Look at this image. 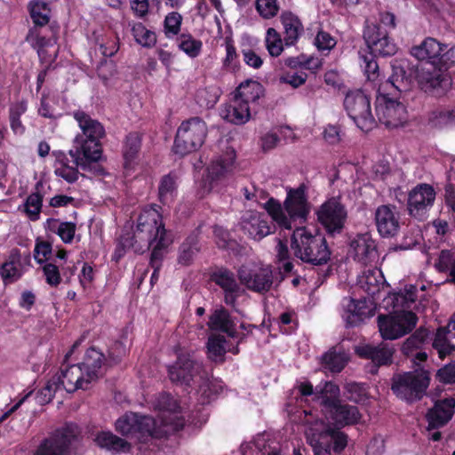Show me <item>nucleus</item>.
I'll return each mask as SVG.
<instances>
[{
	"instance_id": "nucleus-5",
	"label": "nucleus",
	"mask_w": 455,
	"mask_h": 455,
	"mask_svg": "<svg viewBox=\"0 0 455 455\" xmlns=\"http://www.w3.org/2000/svg\"><path fill=\"white\" fill-rule=\"evenodd\" d=\"M171 243L166 236L162 215L156 209H146L140 212L137 220L136 229L133 233H124L121 235V245L133 248L137 253H141L152 248L164 250Z\"/></svg>"
},
{
	"instance_id": "nucleus-46",
	"label": "nucleus",
	"mask_w": 455,
	"mask_h": 455,
	"mask_svg": "<svg viewBox=\"0 0 455 455\" xmlns=\"http://www.w3.org/2000/svg\"><path fill=\"white\" fill-rule=\"evenodd\" d=\"M42 186L40 183H37L36 186V189L38 190L39 187ZM43 205V196L36 191L29 195L26 200L24 204V211L30 220L36 221L39 219L40 212Z\"/></svg>"
},
{
	"instance_id": "nucleus-54",
	"label": "nucleus",
	"mask_w": 455,
	"mask_h": 455,
	"mask_svg": "<svg viewBox=\"0 0 455 455\" xmlns=\"http://www.w3.org/2000/svg\"><path fill=\"white\" fill-rule=\"evenodd\" d=\"M27 106L24 102H20L13 105L10 109V122L11 127L15 133H22L24 126L20 122V116L25 113Z\"/></svg>"
},
{
	"instance_id": "nucleus-1",
	"label": "nucleus",
	"mask_w": 455,
	"mask_h": 455,
	"mask_svg": "<svg viewBox=\"0 0 455 455\" xmlns=\"http://www.w3.org/2000/svg\"><path fill=\"white\" fill-rule=\"evenodd\" d=\"M283 205L284 210L276 200L270 198L265 208L281 228L289 230L295 228L291 244L294 255L312 266L327 264L331 252L325 237L319 233L313 235L304 228L297 227V224L305 222L309 212L306 186L301 184L295 189H290Z\"/></svg>"
},
{
	"instance_id": "nucleus-37",
	"label": "nucleus",
	"mask_w": 455,
	"mask_h": 455,
	"mask_svg": "<svg viewBox=\"0 0 455 455\" xmlns=\"http://www.w3.org/2000/svg\"><path fill=\"white\" fill-rule=\"evenodd\" d=\"M263 95L264 88L261 84L257 81L247 80L236 88L234 96L250 106V104H255Z\"/></svg>"
},
{
	"instance_id": "nucleus-49",
	"label": "nucleus",
	"mask_w": 455,
	"mask_h": 455,
	"mask_svg": "<svg viewBox=\"0 0 455 455\" xmlns=\"http://www.w3.org/2000/svg\"><path fill=\"white\" fill-rule=\"evenodd\" d=\"M132 32L135 41L143 47H152L156 42L155 33L146 28L142 23L133 24Z\"/></svg>"
},
{
	"instance_id": "nucleus-17",
	"label": "nucleus",
	"mask_w": 455,
	"mask_h": 455,
	"mask_svg": "<svg viewBox=\"0 0 455 455\" xmlns=\"http://www.w3.org/2000/svg\"><path fill=\"white\" fill-rule=\"evenodd\" d=\"M455 411V399L452 397L438 400L430 408L426 419L428 423L427 431L445 426L452 418Z\"/></svg>"
},
{
	"instance_id": "nucleus-61",
	"label": "nucleus",
	"mask_w": 455,
	"mask_h": 455,
	"mask_svg": "<svg viewBox=\"0 0 455 455\" xmlns=\"http://www.w3.org/2000/svg\"><path fill=\"white\" fill-rule=\"evenodd\" d=\"M43 272L45 276L46 283L53 287L60 284L61 281L59 267L52 263H46L43 267Z\"/></svg>"
},
{
	"instance_id": "nucleus-23",
	"label": "nucleus",
	"mask_w": 455,
	"mask_h": 455,
	"mask_svg": "<svg viewBox=\"0 0 455 455\" xmlns=\"http://www.w3.org/2000/svg\"><path fill=\"white\" fill-rule=\"evenodd\" d=\"M417 81L422 90L431 92L446 84L447 78L441 68L433 63H426L417 69Z\"/></svg>"
},
{
	"instance_id": "nucleus-7",
	"label": "nucleus",
	"mask_w": 455,
	"mask_h": 455,
	"mask_svg": "<svg viewBox=\"0 0 455 455\" xmlns=\"http://www.w3.org/2000/svg\"><path fill=\"white\" fill-rule=\"evenodd\" d=\"M429 380L428 372L423 370L398 373L392 378L391 389L398 398L412 403L422 398Z\"/></svg>"
},
{
	"instance_id": "nucleus-53",
	"label": "nucleus",
	"mask_w": 455,
	"mask_h": 455,
	"mask_svg": "<svg viewBox=\"0 0 455 455\" xmlns=\"http://www.w3.org/2000/svg\"><path fill=\"white\" fill-rule=\"evenodd\" d=\"M255 8L261 18L269 20L277 15L280 5L277 0H256Z\"/></svg>"
},
{
	"instance_id": "nucleus-40",
	"label": "nucleus",
	"mask_w": 455,
	"mask_h": 455,
	"mask_svg": "<svg viewBox=\"0 0 455 455\" xmlns=\"http://www.w3.org/2000/svg\"><path fill=\"white\" fill-rule=\"evenodd\" d=\"M451 336L454 337V331L449 328V324L437 329L432 346L437 351L440 358H444L454 351L455 347L451 343Z\"/></svg>"
},
{
	"instance_id": "nucleus-35",
	"label": "nucleus",
	"mask_w": 455,
	"mask_h": 455,
	"mask_svg": "<svg viewBox=\"0 0 455 455\" xmlns=\"http://www.w3.org/2000/svg\"><path fill=\"white\" fill-rule=\"evenodd\" d=\"M103 360V354L94 347L86 351L84 361L79 364L84 368L87 380L92 382L100 377Z\"/></svg>"
},
{
	"instance_id": "nucleus-59",
	"label": "nucleus",
	"mask_w": 455,
	"mask_h": 455,
	"mask_svg": "<svg viewBox=\"0 0 455 455\" xmlns=\"http://www.w3.org/2000/svg\"><path fill=\"white\" fill-rule=\"evenodd\" d=\"M53 102L54 100L51 99L49 95L43 94L38 108V114L44 118L57 119L60 115L56 112V109L52 106V103Z\"/></svg>"
},
{
	"instance_id": "nucleus-51",
	"label": "nucleus",
	"mask_w": 455,
	"mask_h": 455,
	"mask_svg": "<svg viewBox=\"0 0 455 455\" xmlns=\"http://www.w3.org/2000/svg\"><path fill=\"white\" fill-rule=\"evenodd\" d=\"M141 146V137L138 132L129 133L124 141V157L125 162L132 161L137 156Z\"/></svg>"
},
{
	"instance_id": "nucleus-30",
	"label": "nucleus",
	"mask_w": 455,
	"mask_h": 455,
	"mask_svg": "<svg viewBox=\"0 0 455 455\" xmlns=\"http://www.w3.org/2000/svg\"><path fill=\"white\" fill-rule=\"evenodd\" d=\"M280 20L283 28V41L287 46L294 45L304 33L300 19L290 11L283 12Z\"/></svg>"
},
{
	"instance_id": "nucleus-28",
	"label": "nucleus",
	"mask_w": 455,
	"mask_h": 455,
	"mask_svg": "<svg viewBox=\"0 0 455 455\" xmlns=\"http://www.w3.org/2000/svg\"><path fill=\"white\" fill-rule=\"evenodd\" d=\"M447 45L441 44L433 37L426 38L420 44L413 46L411 53L419 60H430L428 63H435L436 59L442 60L443 52Z\"/></svg>"
},
{
	"instance_id": "nucleus-56",
	"label": "nucleus",
	"mask_w": 455,
	"mask_h": 455,
	"mask_svg": "<svg viewBox=\"0 0 455 455\" xmlns=\"http://www.w3.org/2000/svg\"><path fill=\"white\" fill-rule=\"evenodd\" d=\"M345 390L347 394V399L354 403L364 402L367 398L365 388L363 385L351 382L345 386Z\"/></svg>"
},
{
	"instance_id": "nucleus-50",
	"label": "nucleus",
	"mask_w": 455,
	"mask_h": 455,
	"mask_svg": "<svg viewBox=\"0 0 455 455\" xmlns=\"http://www.w3.org/2000/svg\"><path fill=\"white\" fill-rule=\"evenodd\" d=\"M49 13L47 4L39 0L30 3V15L36 26L43 27L49 22Z\"/></svg>"
},
{
	"instance_id": "nucleus-19",
	"label": "nucleus",
	"mask_w": 455,
	"mask_h": 455,
	"mask_svg": "<svg viewBox=\"0 0 455 455\" xmlns=\"http://www.w3.org/2000/svg\"><path fill=\"white\" fill-rule=\"evenodd\" d=\"M212 279L222 289L224 302L235 307L237 298L244 291L236 282L235 274L227 268H221L212 274Z\"/></svg>"
},
{
	"instance_id": "nucleus-45",
	"label": "nucleus",
	"mask_w": 455,
	"mask_h": 455,
	"mask_svg": "<svg viewBox=\"0 0 455 455\" xmlns=\"http://www.w3.org/2000/svg\"><path fill=\"white\" fill-rule=\"evenodd\" d=\"M196 236H189L180 245L178 262L183 266H188L192 263L194 257L199 251Z\"/></svg>"
},
{
	"instance_id": "nucleus-26",
	"label": "nucleus",
	"mask_w": 455,
	"mask_h": 455,
	"mask_svg": "<svg viewBox=\"0 0 455 455\" xmlns=\"http://www.w3.org/2000/svg\"><path fill=\"white\" fill-rule=\"evenodd\" d=\"M417 299V288L415 285H406L403 291L389 293L384 299L383 305L387 309L400 312L410 308Z\"/></svg>"
},
{
	"instance_id": "nucleus-4",
	"label": "nucleus",
	"mask_w": 455,
	"mask_h": 455,
	"mask_svg": "<svg viewBox=\"0 0 455 455\" xmlns=\"http://www.w3.org/2000/svg\"><path fill=\"white\" fill-rule=\"evenodd\" d=\"M409 81L403 68L394 69V74L381 81L377 88L376 115L386 127L393 129L403 126L408 119V112L403 103L395 97L408 90Z\"/></svg>"
},
{
	"instance_id": "nucleus-13",
	"label": "nucleus",
	"mask_w": 455,
	"mask_h": 455,
	"mask_svg": "<svg viewBox=\"0 0 455 455\" xmlns=\"http://www.w3.org/2000/svg\"><path fill=\"white\" fill-rule=\"evenodd\" d=\"M316 214L318 221L329 234L340 233L347 218V212L340 197H331L324 202Z\"/></svg>"
},
{
	"instance_id": "nucleus-58",
	"label": "nucleus",
	"mask_w": 455,
	"mask_h": 455,
	"mask_svg": "<svg viewBox=\"0 0 455 455\" xmlns=\"http://www.w3.org/2000/svg\"><path fill=\"white\" fill-rule=\"evenodd\" d=\"M218 97L217 92L211 88L199 89L196 92L197 102L201 107L212 108Z\"/></svg>"
},
{
	"instance_id": "nucleus-42",
	"label": "nucleus",
	"mask_w": 455,
	"mask_h": 455,
	"mask_svg": "<svg viewBox=\"0 0 455 455\" xmlns=\"http://www.w3.org/2000/svg\"><path fill=\"white\" fill-rule=\"evenodd\" d=\"M429 331L419 327L403 343L402 352L405 355H413V353L427 343L429 339Z\"/></svg>"
},
{
	"instance_id": "nucleus-8",
	"label": "nucleus",
	"mask_w": 455,
	"mask_h": 455,
	"mask_svg": "<svg viewBox=\"0 0 455 455\" xmlns=\"http://www.w3.org/2000/svg\"><path fill=\"white\" fill-rule=\"evenodd\" d=\"M206 124L199 117H192L181 123L174 140L175 154L185 156L197 150L204 142Z\"/></svg>"
},
{
	"instance_id": "nucleus-38",
	"label": "nucleus",
	"mask_w": 455,
	"mask_h": 455,
	"mask_svg": "<svg viewBox=\"0 0 455 455\" xmlns=\"http://www.w3.org/2000/svg\"><path fill=\"white\" fill-rule=\"evenodd\" d=\"M196 379L199 382L196 391L199 403L202 404L209 403L213 396L220 391V384L217 380L211 379L204 370Z\"/></svg>"
},
{
	"instance_id": "nucleus-27",
	"label": "nucleus",
	"mask_w": 455,
	"mask_h": 455,
	"mask_svg": "<svg viewBox=\"0 0 455 455\" xmlns=\"http://www.w3.org/2000/svg\"><path fill=\"white\" fill-rule=\"evenodd\" d=\"M208 326L211 330L227 333L230 338L243 339L244 335H239L236 331V323L230 314L224 307L218 308L211 315Z\"/></svg>"
},
{
	"instance_id": "nucleus-41",
	"label": "nucleus",
	"mask_w": 455,
	"mask_h": 455,
	"mask_svg": "<svg viewBox=\"0 0 455 455\" xmlns=\"http://www.w3.org/2000/svg\"><path fill=\"white\" fill-rule=\"evenodd\" d=\"M53 155L56 156L55 174L68 183L76 181L79 174L77 171L78 166H69L68 159L62 152H53Z\"/></svg>"
},
{
	"instance_id": "nucleus-11",
	"label": "nucleus",
	"mask_w": 455,
	"mask_h": 455,
	"mask_svg": "<svg viewBox=\"0 0 455 455\" xmlns=\"http://www.w3.org/2000/svg\"><path fill=\"white\" fill-rule=\"evenodd\" d=\"M344 106L350 118L362 131L368 132L374 126L370 100L362 91L347 92Z\"/></svg>"
},
{
	"instance_id": "nucleus-33",
	"label": "nucleus",
	"mask_w": 455,
	"mask_h": 455,
	"mask_svg": "<svg viewBox=\"0 0 455 455\" xmlns=\"http://www.w3.org/2000/svg\"><path fill=\"white\" fill-rule=\"evenodd\" d=\"M371 315V309L367 306L365 299H347L343 318L348 326L358 325Z\"/></svg>"
},
{
	"instance_id": "nucleus-20",
	"label": "nucleus",
	"mask_w": 455,
	"mask_h": 455,
	"mask_svg": "<svg viewBox=\"0 0 455 455\" xmlns=\"http://www.w3.org/2000/svg\"><path fill=\"white\" fill-rule=\"evenodd\" d=\"M350 253L363 265L371 264L378 259L376 243L368 233L357 235L351 241Z\"/></svg>"
},
{
	"instance_id": "nucleus-63",
	"label": "nucleus",
	"mask_w": 455,
	"mask_h": 455,
	"mask_svg": "<svg viewBox=\"0 0 455 455\" xmlns=\"http://www.w3.org/2000/svg\"><path fill=\"white\" fill-rule=\"evenodd\" d=\"M315 44L319 51H330L335 44V39L324 31H319L315 38Z\"/></svg>"
},
{
	"instance_id": "nucleus-32",
	"label": "nucleus",
	"mask_w": 455,
	"mask_h": 455,
	"mask_svg": "<svg viewBox=\"0 0 455 455\" xmlns=\"http://www.w3.org/2000/svg\"><path fill=\"white\" fill-rule=\"evenodd\" d=\"M339 387L331 381H326L315 387V398L322 407V411L326 414L328 411L339 401Z\"/></svg>"
},
{
	"instance_id": "nucleus-15",
	"label": "nucleus",
	"mask_w": 455,
	"mask_h": 455,
	"mask_svg": "<svg viewBox=\"0 0 455 455\" xmlns=\"http://www.w3.org/2000/svg\"><path fill=\"white\" fill-rule=\"evenodd\" d=\"M363 38L371 53L375 55L392 56L397 52V46L388 36L387 30L383 29L379 24H367Z\"/></svg>"
},
{
	"instance_id": "nucleus-57",
	"label": "nucleus",
	"mask_w": 455,
	"mask_h": 455,
	"mask_svg": "<svg viewBox=\"0 0 455 455\" xmlns=\"http://www.w3.org/2000/svg\"><path fill=\"white\" fill-rule=\"evenodd\" d=\"M182 22V16L177 12H172L169 13L164 20V31L168 36H176L180 30Z\"/></svg>"
},
{
	"instance_id": "nucleus-31",
	"label": "nucleus",
	"mask_w": 455,
	"mask_h": 455,
	"mask_svg": "<svg viewBox=\"0 0 455 455\" xmlns=\"http://www.w3.org/2000/svg\"><path fill=\"white\" fill-rule=\"evenodd\" d=\"M235 158V152L228 148L224 155L217 156L207 168L208 178L211 181H218L231 172Z\"/></svg>"
},
{
	"instance_id": "nucleus-29",
	"label": "nucleus",
	"mask_w": 455,
	"mask_h": 455,
	"mask_svg": "<svg viewBox=\"0 0 455 455\" xmlns=\"http://www.w3.org/2000/svg\"><path fill=\"white\" fill-rule=\"evenodd\" d=\"M220 116L231 124H243L251 118V108L244 101L234 96L229 104L222 107Z\"/></svg>"
},
{
	"instance_id": "nucleus-39",
	"label": "nucleus",
	"mask_w": 455,
	"mask_h": 455,
	"mask_svg": "<svg viewBox=\"0 0 455 455\" xmlns=\"http://www.w3.org/2000/svg\"><path fill=\"white\" fill-rule=\"evenodd\" d=\"M46 229L59 235L64 243H71L76 232V224L72 221H60L57 219H48Z\"/></svg>"
},
{
	"instance_id": "nucleus-43",
	"label": "nucleus",
	"mask_w": 455,
	"mask_h": 455,
	"mask_svg": "<svg viewBox=\"0 0 455 455\" xmlns=\"http://www.w3.org/2000/svg\"><path fill=\"white\" fill-rule=\"evenodd\" d=\"M226 338L220 334H211L207 341L208 357L215 363H223L226 355Z\"/></svg>"
},
{
	"instance_id": "nucleus-18",
	"label": "nucleus",
	"mask_w": 455,
	"mask_h": 455,
	"mask_svg": "<svg viewBox=\"0 0 455 455\" xmlns=\"http://www.w3.org/2000/svg\"><path fill=\"white\" fill-rule=\"evenodd\" d=\"M375 223L382 237L395 236L400 228L399 213L395 211V206H379L375 211Z\"/></svg>"
},
{
	"instance_id": "nucleus-16",
	"label": "nucleus",
	"mask_w": 455,
	"mask_h": 455,
	"mask_svg": "<svg viewBox=\"0 0 455 455\" xmlns=\"http://www.w3.org/2000/svg\"><path fill=\"white\" fill-rule=\"evenodd\" d=\"M435 199V190L431 185L427 183L417 185L408 194L409 214L413 217H421L432 207Z\"/></svg>"
},
{
	"instance_id": "nucleus-47",
	"label": "nucleus",
	"mask_w": 455,
	"mask_h": 455,
	"mask_svg": "<svg viewBox=\"0 0 455 455\" xmlns=\"http://www.w3.org/2000/svg\"><path fill=\"white\" fill-rule=\"evenodd\" d=\"M177 189L176 177L169 173L164 175L159 184V198L163 204L172 201Z\"/></svg>"
},
{
	"instance_id": "nucleus-21",
	"label": "nucleus",
	"mask_w": 455,
	"mask_h": 455,
	"mask_svg": "<svg viewBox=\"0 0 455 455\" xmlns=\"http://www.w3.org/2000/svg\"><path fill=\"white\" fill-rule=\"evenodd\" d=\"M54 378L60 387L68 393L75 392L77 389H87L92 382L86 379L84 368L78 363L62 370L60 375L54 376Z\"/></svg>"
},
{
	"instance_id": "nucleus-44",
	"label": "nucleus",
	"mask_w": 455,
	"mask_h": 455,
	"mask_svg": "<svg viewBox=\"0 0 455 455\" xmlns=\"http://www.w3.org/2000/svg\"><path fill=\"white\" fill-rule=\"evenodd\" d=\"M348 362V356L341 348H333L323 355V363L331 372H340Z\"/></svg>"
},
{
	"instance_id": "nucleus-2",
	"label": "nucleus",
	"mask_w": 455,
	"mask_h": 455,
	"mask_svg": "<svg viewBox=\"0 0 455 455\" xmlns=\"http://www.w3.org/2000/svg\"><path fill=\"white\" fill-rule=\"evenodd\" d=\"M333 407L324 415L334 427L322 419H313L311 416L304 420L305 435L314 455H331V451H342L347 445V436L339 429L356 424L361 419L356 406L342 403L339 400Z\"/></svg>"
},
{
	"instance_id": "nucleus-52",
	"label": "nucleus",
	"mask_w": 455,
	"mask_h": 455,
	"mask_svg": "<svg viewBox=\"0 0 455 455\" xmlns=\"http://www.w3.org/2000/svg\"><path fill=\"white\" fill-rule=\"evenodd\" d=\"M179 48L191 58L197 57L202 50V42L191 35L182 34L178 39Z\"/></svg>"
},
{
	"instance_id": "nucleus-25",
	"label": "nucleus",
	"mask_w": 455,
	"mask_h": 455,
	"mask_svg": "<svg viewBox=\"0 0 455 455\" xmlns=\"http://www.w3.org/2000/svg\"><path fill=\"white\" fill-rule=\"evenodd\" d=\"M356 354L365 359H370L375 366L389 365L393 361L395 349L387 343H380L377 346L367 344L357 347Z\"/></svg>"
},
{
	"instance_id": "nucleus-62",
	"label": "nucleus",
	"mask_w": 455,
	"mask_h": 455,
	"mask_svg": "<svg viewBox=\"0 0 455 455\" xmlns=\"http://www.w3.org/2000/svg\"><path fill=\"white\" fill-rule=\"evenodd\" d=\"M52 251V244L48 242H38L34 250V258L37 263L42 264L49 259Z\"/></svg>"
},
{
	"instance_id": "nucleus-64",
	"label": "nucleus",
	"mask_w": 455,
	"mask_h": 455,
	"mask_svg": "<svg viewBox=\"0 0 455 455\" xmlns=\"http://www.w3.org/2000/svg\"><path fill=\"white\" fill-rule=\"evenodd\" d=\"M155 406L160 411L173 412L177 410V401L169 394L160 395L155 403Z\"/></svg>"
},
{
	"instance_id": "nucleus-14",
	"label": "nucleus",
	"mask_w": 455,
	"mask_h": 455,
	"mask_svg": "<svg viewBox=\"0 0 455 455\" xmlns=\"http://www.w3.org/2000/svg\"><path fill=\"white\" fill-rule=\"evenodd\" d=\"M203 371L202 363L197 361L194 355L182 354L179 355L176 363L169 367L168 372L172 382L181 386H190Z\"/></svg>"
},
{
	"instance_id": "nucleus-9",
	"label": "nucleus",
	"mask_w": 455,
	"mask_h": 455,
	"mask_svg": "<svg viewBox=\"0 0 455 455\" xmlns=\"http://www.w3.org/2000/svg\"><path fill=\"white\" fill-rule=\"evenodd\" d=\"M418 316L409 310L378 316V326L384 339H396L410 333L417 325Z\"/></svg>"
},
{
	"instance_id": "nucleus-55",
	"label": "nucleus",
	"mask_w": 455,
	"mask_h": 455,
	"mask_svg": "<svg viewBox=\"0 0 455 455\" xmlns=\"http://www.w3.org/2000/svg\"><path fill=\"white\" fill-rule=\"evenodd\" d=\"M429 121L435 126H443L455 123V108L451 110L437 109L430 114Z\"/></svg>"
},
{
	"instance_id": "nucleus-24",
	"label": "nucleus",
	"mask_w": 455,
	"mask_h": 455,
	"mask_svg": "<svg viewBox=\"0 0 455 455\" xmlns=\"http://www.w3.org/2000/svg\"><path fill=\"white\" fill-rule=\"evenodd\" d=\"M30 255L28 253L23 258L18 249H13L8 259L1 266V276L4 283H12L20 279L24 272L23 264H30Z\"/></svg>"
},
{
	"instance_id": "nucleus-12",
	"label": "nucleus",
	"mask_w": 455,
	"mask_h": 455,
	"mask_svg": "<svg viewBox=\"0 0 455 455\" xmlns=\"http://www.w3.org/2000/svg\"><path fill=\"white\" fill-rule=\"evenodd\" d=\"M237 275L245 288L260 294L269 291L274 283L271 266H242L238 269Z\"/></svg>"
},
{
	"instance_id": "nucleus-34",
	"label": "nucleus",
	"mask_w": 455,
	"mask_h": 455,
	"mask_svg": "<svg viewBox=\"0 0 455 455\" xmlns=\"http://www.w3.org/2000/svg\"><path fill=\"white\" fill-rule=\"evenodd\" d=\"M92 436V440L98 447L112 453L125 452L131 447L128 442L114 435L111 431H98Z\"/></svg>"
},
{
	"instance_id": "nucleus-48",
	"label": "nucleus",
	"mask_w": 455,
	"mask_h": 455,
	"mask_svg": "<svg viewBox=\"0 0 455 455\" xmlns=\"http://www.w3.org/2000/svg\"><path fill=\"white\" fill-rule=\"evenodd\" d=\"M266 48L272 57H278L283 51V43L281 35L274 28H268L265 36Z\"/></svg>"
},
{
	"instance_id": "nucleus-36",
	"label": "nucleus",
	"mask_w": 455,
	"mask_h": 455,
	"mask_svg": "<svg viewBox=\"0 0 455 455\" xmlns=\"http://www.w3.org/2000/svg\"><path fill=\"white\" fill-rule=\"evenodd\" d=\"M384 285V277L379 270L369 269L358 278V286L369 296L379 293Z\"/></svg>"
},
{
	"instance_id": "nucleus-3",
	"label": "nucleus",
	"mask_w": 455,
	"mask_h": 455,
	"mask_svg": "<svg viewBox=\"0 0 455 455\" xmlns=\"http://www.w3.org/2000/svg\"><path fill=\"white\" fill-rule=\"evenodd\" d=\"M73 117L81 132L75 136L68 154L82 171L98 173L100 169L97 163L102 156L100 140L105 137V128L100 122L83 110L75 111Z\"/></svg>"
},
{
	"instance_id": "nucleus-10",
	"label": "nucleus",
	"mask_w": 455,
	"mask_h": 455,
	"mask_svg": "<svg viewBox=\"0 0 455 455\" xmlns=\"http://www.w3.org/2000/svg\"><path fill=\"white\" fill-rule=\"evenodd\" d=\"M80 434L77 425L68 423L45 439L38 447L36 455H68Z\"/></svg>"
},
{
	"instance_id": "nucleus-60",
	"label": "nucleus",
	"mask_w": 455,
	"mask_h": 455,
	"mask_svg": "<svg viewBox=\"0 0 455 455\" xmlns=\"http://www.w3.org/2000/svg\"><path fill=\"white\" fill-rule=\"evenodd\" d=\"M364 73L369 80V82L372 84V87L375 88L376 86L378 87L379 84H377V80L379 76V65L377 63V61L372 58L371 57L370 59H368L367 57H364Z\"/></svg>"
},
{
	"instance_id": "nucleus-22",
	"label": "nucleus",
	"mask_w": 455,
	"mask_h": 455,
	"mask_svg": "<svg viewBox=\"0 0 455 455\" xmlns=\"http://www.w3.org/2000/svg\"><path fill=\"white\" fill-rule=\"evenodd\" d=\"M240 225L243 231L254 240H261L271 233V227L266 217L259 212H246L241 219Z\"/></svg>"
},
{
	"instance_id": "nucleus-6",
	"label": "nucleus",
	"mask_w": 455,
	"mask_h": 455,
	"mask_svg": "<svg viewBox=\"0 0 455 455\" xmlns=\"http://www.w3.org/2000/svg\"><path fill=\"white\" fill-rule=\"evenodd\" d=\"M184 426L183 420H178L173 425L164 428L157 427L154 418L143 416L133 412L125 413L116 422V430L123 435L136 437L139 440L148 436L161 438L167 435L171 430L179 431Z\"/></svg>"
}]
</instances>
